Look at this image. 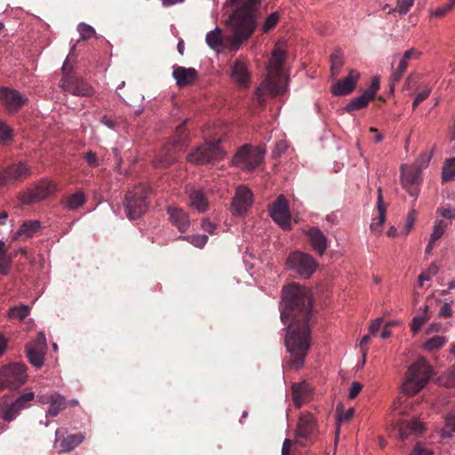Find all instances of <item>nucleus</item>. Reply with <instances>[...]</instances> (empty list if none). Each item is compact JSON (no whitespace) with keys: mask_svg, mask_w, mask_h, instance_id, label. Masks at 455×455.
I'll return each mask as SVG.
<instances>
[{"mask_svg":"<svg viewBox=\"0 0 455 455\" xmlns=\"http://www.w3.org/2000/svg\"><path fill=\"white\" fill-rule=\"evenodd\" d=\"M263 0H228L235 10L226 23L233 31L230 50L237 51L254 33L258 14Z\"/></svg>","mask_w":455,"mask_h":455,"instance_id":"f257e3e1","label":"nucleus"},{"mask_svg":"<svg viewBox=\"0 0 455 455\" xmlns=\"http://www.w3.org/2000/svg\"><path fill=\"white\" fill-rule=\"evenodd\" d=\"M281 321H309L312 315V296L303 285L291 283L282 290Z\"/></svg>","mask_w":455,"mask_h":455,"instance_id":"f03ea898","label":"nucleus"},{"mask_svg":"<svg viewBox=\"0 0 455 455\" xmlns=\"http://www.w3.org/2000/svg\"><path fill=\"white\" fill-rule=\"evenodd\" d=\"M309 321H289L284 345L290 355L289 367L299 370L305 364V358L311 346Z\"/></svg>","mask_w":455,"mask_h":455,"instance_id":"7ed1b4c3","label":"nucleus"},{"mask_svg":"<svg viewBox=\"0 0 455 455\" xmlns=\"http://www.w3.org/2000/svg\"><path fill=\"white\" fill-rule=\"evenodd\" d=\"M285 58L284 51L281 49H275L274 51L267 66V77L257 89V94L259 96L265 94L276 96L285 91L283 85L284 79L282 77L283 65Z\"/></svg>","mask_w":455,"mask_h":455,"instance_id":"20e7f679","label":"nucleus"},{"mask_svg":"<svg viewBox=\"0 0 455 455\" xmlns=\"http://www.w3.org/2000/svg\"><path fill=\"white\" fill-rule=\"evenodd\" d=\"M431 367L424 358H419L408 369L403 383V392L409 395L419 393L428 382Z\"/></svg>","mask_w":455,"mask_h":455,"instance_id":"39448f33","label":"nucleus"},{"mask_svg":"<svg viewBox=\"0 0 455 455\" xmlns=\"http://www.w3.org/2000/svg\"><path fill=\"white\" fill-rule=\"evenodd\" d=\"M148 192L149 188L146 185L137 186L128 191L125 197V209L129 219H139L147 211L146 196Z\"/></svg>","mask_w":455,"mask_h":455,"instance_id":"423d86ee","label":"nucleus"},{"mask_svg":"<svg viewBox=\"0 0 455 455\" xmlns=\"http://www.w3.org/2000/svg\"><path fill=\"white\" fill-rule=\"evenodd\" d=\"M220 142L219 140L196 148L188 156V161L195 164H204L221 160L226 151L220 147Z\"/></svg>","mask_w":455,"mask_h":455,"instance_id":"0eeeda50","label":"nucleus"},{"mask_svg":"<svg viewBox=\"0 0 455 455\" xmlns=\"http://www.w3.org/2000/svg\"><path fill=\"white\" fill-rule=\"evenodd\" d=\"M286 266L305 278L311 276L318 267L317 262L310 254L299 251L290 253L286 259Z\"/></svg>","mask_w":455,"mask_h":455,"instance_id":"6e6552de","label":"nucleus"},{"mask_svg":"<svg viewBox=\"0 0 455 455\" xmlns=\"http://www.w3.org/2000/svg\"><path fill=\"white\" fill-rule=\"evenodd\" d=\"M265 150L245 145L239 149L233 158V164L244 171L255 169L263 161Z\"/></svg>","mask_w":455,"mask_h":455,"instance_id":"1a4fd4ad","label":"nucleus"},{"mask_svg":"<svg viewBox=\"0 0 455 455\" xmlns=\"http://www.w3.org/2000/svg\"><path fill=\"white\" fill-rule=\"evenodd\" d=\"M318 427L316 419L310 412H302L295 429V443L304 445L303 441H311L316 436Z\"/></svg>","mask_w":455,"mask_h":455,"instance_id":"9d476101","label":"nucleus"},{"mask_svg":"<svg viewBox=\"0 0 455 455\" xmlns=\"http://www.w3.org/2000/svg\"><path fill=\"white\" fill-rule=\"evenodd\" d=\"M420 56L421 52L413 47L405 51L402 56L394 55L391 64L390 81L393 84L399 82L407 69L409 60H418Z\"/></svg>","mask_w":455,"mask_h":455,"instance_id":"9b49d317","label":"nucleus"},{"mask_svg":"<svg viewBox=\"0 0 455 455\" xmlns=\"http://www.w3.org/2000/svg\"><path fill=\"white\" fill-rule=\"evenodd\" d=\"M272 220L284 230L291 229V212L288 201L283 195L277 196L269 211Z\"/></svg>","mask_w":455,"mask_h":455,"instance_id":"f8f14e48","label":"nucleus"},{"mask_svg":"<svg viewBox=\"0 0 455 455\" xmlns=\"http://www.w3.org/2000/svg\"><path fill=\"white\" fill-rule=\"evenodd\" d=\"M60 87L64 92L80 97H90L94 93L93 87L84 79L68 75L63 76Z\"/></svg>","mask_w":455,"mask_h":455,"instance_id":"ddd939ff","label":"nucleus"},{"mask_svg":"<svg viewBox=\"0 0 455 455\" xmlns=\"http://www.w3.org/2000/svg\"><path fill=\"white\" fill-rule=\"evenodd\" d=\"M0 101L8 112L15 113L28 103V99L17 90L3 87L0 88Z\"/></svg>","mask_w":455,"mask_h":455,"instance_id":"4468645a","label":"nucleus"},{"mask_svg":"<svg viewBox=\"0 0 455 455\" xmlns=\"http://www.w3.org/2000/svg\"><path fill=\"white\" fill-rule=\"evenodd\" d=\"M57 191V185L52 181L43 180L37 183L33 189L22 196L21 201L25 204H32L46 199Z\"/></svg>","mask_w":455,"mask_h":455,"instance_id":"2eb2a0df","label":"nucleus"},{"mask_svg":"<svg viewBox=\"0 0 455 455\" xmlns=\"http://www.w3.org/2000/svg\"><path fill=\"white\" fill-rule=\"evenodd\" d=\"M253 202V194L250 188L245 186H239L232 201V212L234 215H243L251 206Z\"/></svg>","mask_w":455,"mask_h":455,"instance_id":"dca6fc26","label":"nucleus"},{"mask_svg":"<svg viewBox=\"0 0 455 455\" xmlns=\"http://www.w3.org/2000/svg\"><path fill=\"white\" fill-rule=\"evenodd\" d=\"M35 398L34 392H27L20 395L13 403L3 409L4 420L10 422L13 420L20 412L29 406V403Z\"/></svg>","mask_w":455,"mask_h":455,"instance_id":"f3484780","label":"nucleus"},{"mask_svg":"<svg viewBox=\"0 0 455 455\" xmlns=\"http://www.w3.org/2000/svg\"><path fill=\"white\" fill-rule=\"evenodd\" d=\"M402 172V185L407 190V192L417 197L419 195L418 188H412L413 185H419L421 182V172L416 170L411 165L403 164L401 166Z\"/></svg>","mask_w":455,"mask_h":455,"instance_id":"a211bd4d","label":"nucleus"},{"mask_svg":"<svg viewBox=\"0 0 455 455\" xmlns=\"http://www.w3.org/2000/svg\"><path fill=\"white\" fill-rule=\"evenodd\" d=\"M379 88V80L378 77H373L371 81V86L366 89L362 95L353 99L347 106L345 107V110L347 112H351L356 109H361L365 108L369 101L374 98Z\"/></svg>","mask_w":455,"mask_h":455,"instance_id":"6ab92c4d","label":"nucleus"},{"mask_svg":"<svg viewBox=\"0 0 455 455\" xmlns=\"http://www.w3.org/2000/svg\"><path fill=\"white\" fill-rule=\"evenodd\" d=\"M394 428L398 431V437L402 441H404L411 435L418 436L426 430L424 423L418 419L411 421L397 422Z\"/></svg>","mask_w":455,"mask_h":455,"instance_id":"aec40b11","label":"nucleus"},{"mask_svg":"<svg viewBox=\"0 0 455 455\" xmlns=\"http://www.w3.org/2000/svg\"><path fill=\"white\" fill-rule=\"evenodd\" d=\"M198 76V73L194 68H185L178 65L172 67V77L180 88L193 84Z\"/></svg>","mask_w":455,"mask_h":455,"instance_id":"412c9836","label":"nucleus"},{"mask_svg":"<svg viewBox=\"0 0 455 455\" xmlns=\"http://www.w3.org/2000/svg\"><path fill=\"white\" fill-rule=\"evenodd\" d=\"M360 78V74L356 70H350L347 76L338 81L331 88V92L336 96H342L352 92L355 84Z\"/></svg>","mask_w":455,"mask_h":455,"instance_id":"4be33fe9","label":"nucleus"},{"mask_svg":"<svg viewBox=\"0 0 455 455\" xmlns=\"http://www.w3.org/2000/svg\"><path fill=\"white\" fill-rule=\"evenodd\" d=\"M231 78L241 87H247L250 82L248 63L243 59L235 60L230 67Z\"/></svg>","mask_w":455,"mask_h":455,"instance_id":"5701e85b","label":"nucleus"},{"mask_svg":"<svg viewBox=\"0 0 455 455\" xmlns=\"http://www.w3.org/2000/svg\"><path fill=\"white\" fill-rule=\"evenodd\" d=\"M291 395L294 404L299 408L311 400L313 389L306 381L294 383L291 386Z\"/></svg>","mask_w":455,"mask_h":455,"instance_id":"b1692460","label":"nucleus"},{"mask_svg":"<svg viewBox=\"0 0 455 455\" xmlns=\"http://www.w3.org/2000/svg\"><path fill=\"white\" fill-rule=\"evenodd\" d=\"M169 220L171 223L175 226L180 232H185L190 227V220L188 215L180 208L175 206H169L167 208Z\"/></svg>","mask_w":455,"mask_h":455,"instance_id":"393cba45","label":"nucleus"},{"mask_svg":"<svg viewBox=\"0 0 455 455\" xmlns=\"http://www.w3.org/2000/svg\"><path fill=\"white\" fill-rule=\"evenodd\" d=\"M186 194L189 198V206L203 213L209 208L208 200L201 189H196L193 187H188Z\"/></svg>","mask_w":455,"mask_h":455,"instance_id":"a878e982","label":"nucleus"},{"mask_svg":"<svg viewBox=\"0 0 455 455\" xmlns=\"http://www.w3.org/2000/svg\"><path fill=\"white\" fill-rule=\"evenodd\" d=\"M60 430L57 429L55 432L56 441L55 443H60V452H69L77 447L85 439L84 434H70L62 438L59 439L58 435Z\"/></svg>","mask_w":455,"mask_h":455,"instance_id":"bb28decb","label":"nucleus"},{"mask_svg":"<svg viewBox=\"0 0 455 455\" xmlns=\"http://www.w3.org/2000/svg\"><path fill=\"white\" fill-rule=\"evenodd\" d=\"M307 235L309 236L313 249L320 256L323 255L328 247V239L323 233L318 228L313 227L307 231Z\"/></svg>","mask_w":455,"mask_h":455,"instance_id":"cd10ccee","label":"nucleus"},{"mask_svg":"<svg viewBox=\"0 0 455 455\" xmlns=\"http://www.w3.org/2000/svg\"><path fill=\"white\" fill-rule=\"evenodd\" d=\"M26 366L20 363H13L7 370V375L12 379L9 380V387L12 388L19 387L27 379Z\"/></svg>","mask_w":455,"mask_h":455,"instance_id":"c85d7f7f","label":"nucleus"},{"mask_svg":"<svg viewBox=\"0 0 455 455\" xmlns=\"http://www.w3.org/2000/svg\"><path fill=\"white\" fill-rule=\"evenodd\" d=\"M182 144L180 140L174 142L172 147L164 148L154 160V164L156 167L166 168L172 165L177 159L173 148Z\"/></svg>","mask_w":455,"mask_h":455,"instance_id":"c756f323","label":"nucleus"},{"mask_svg":"<svg viewBox=\"0 0 455 455\" xmlns=\"http://www.w3.org/2000/svg\"><path fill=\"white\" fill-rule=\"evenodd\" d=\"M41 228L39 220L24 221L20 228L14 233V240H26L32 237Z\"/></svg>","mask_w":455,"mask_h":455,"instance_id":"7c9ffc66","label":"nucleus"},{"mask_svg":"<svg viewBox=\"0 0 455 455\" xmlns=\"http://www.w3.org/2000/svg\"><path fill=\"white\" fill-rule=\"evenodd\" d=\"M377 212H378V217L375 221H373L371 224V231L375 233H380L382 230V225L385 222L386 220V206L384 204V199H383V194H382V188H378V197H377Z\"/></svg>","mask_w":455,"mask_h":455,"instance_id":"2f4dec72","label":"nucleus"},{"mask_svg":"<svg viewBox=\"0 0 455 455\" xmlns=\"http://www.w3.org/2000/svg\"><path fill=\"white\" fill-rule=\"evenodd\" d=\"M85 194L80 190L72 195L65 196L61 200V205L67 211H76L82 207L85 204Z\"/></svg>","mask_w":455,"mask_h":455,"instance_id":"473e14b6","label":"nucleus"},{"mask_svg":"<svg viewBox=\"0 0 455 455\" xmlns=\"http://www.w3.org/2000/svg\"><path fill=\"white\" fill-rule=\"evenodd\" d=\"M50 404L46 411V417H56L63 409L68 406L67 399L60 393H54L50 395Z\"/></svg>","mask_w":455,"mask_h":455,"instance_id":"72a5a7b5","label":"nucleus"},{"mask_svg":"<svg viewBox=\"0 0 455 455\" xmlns=\"http://www.w3.org/2000/svg\"><path fill=\"white\" fill-rule=\"evenodd\" d=\"M27 357L29 363L36 367L40 368L44 363V355L46 354V349H43L41 347H36L32 344H28L26 347Z\"/></svg>","mask_w":455,"mask_h":455,"instance_id":"f704fd0d","label":"nucleus"},{"mask_svg":"<svg viewBox=\"0 0 455 455\" xmlns=\"http://www.w3.org/2000/svg\"><path fill=\"white\" fill-rule=\"evenodd\" d=\"M205 42L211 49L216 52H220L224 42L221 29L216 27L214 29L209 31L205 36Z\"/></svg>","mask_w":455,"mask_h":455,"instance_id":"c9c22d12","label":"nucleus"},{"mask_svg":"<svg viewBox=\"0 0 455 455\" xmlns=\"http://www.w3.org/2000/svg\"><path fill=\"white\" fill-rule=\"evenodd\" d=\"M12 256L8 253V247L4 241L0 240V274L7 275L11 272Z\"/></svg>","mask_w":455,"mask_h":455,"instance_id":"e433bc0d","label":"nucleus"},{"mask_svg":"<svg viewBox=\"0 0 455 455\" xmlns=\"http://www.w3.org/2000/svg\"><path fill=\"white\" fill-rule=\"evenodd\" d=\"M355 413L354 408L344 410L341 403L338 404L336 409L337 428L335 433V443H337L339 435V424L349 421Z\"/></svg>","mask_w":455,"mask_h":455,"instance_id":"4c0bfd02","label":"nucleus"},{"mask_svg":"<svg viewBox=\"0 0 455 455\" xmlns=\"http://www.w3.org/2000/svg\"><path fill=\"white\" fill-rule=\"evenodd\" d=\"M8 172H10L12 183L24 180L30 175L28 167L23 163H19L9 166Z\"/></svg>","mask_w":455,"mask_h":455,"instance_id":"58836bf2","label":"nucleus"},{"mask_svg":"<svg viewBox=\"0 0 455 455\" xmlns=\"http://www.w3.org/2000/svg\"><path fill=\"white\" fill-rule=\"evenodd\" d=\"M331 74L332 77H336L344 66V57L340 49H336L330 56Z\"/></svg>","mask_w":455,"mask_h":455,"instance_id":"ea45409f","label":"nucleus"},{"mask_svg":"<svg viewBox=\"0 0 455 455\" xmlns=\"http://www.w3.org/2000/svg\"><path fill=\"white\" fill-rule=\"evenodd\" d=\"M455 179V157L446 159L442 169L443 182H449Z\"/></svg>","mask_w":455,"mask_h":455,"instance_id":"a19ab883","label":"nucleus"},{"mask_svg":"<svg viewBox=\"0 0 455 455\" xmlns=\"http://www.w3.org/2000/svg\"><path fill=\"white\" fill-rule=\"evenodd\" d=\"M29 307L22 304L11 307L7 315L11 319H18L20 321H23L29 315Z\"/></svg>","mask_w":455,"mask_h":455,"instance_id":"79ce46f5","label":"nucleus"},{"mask_svg":"<svg viewBox=\"0 0 455 455\" xmlns=\"http://www.w3.org/2000/svg\"><path fill=\"white\" fill-rule=\"evenodd\" d=\"M433 155V151H431L430 153L420 154L415 160V162L411 164V166L418 170L419 172H421L422 170L426 169L429 165Z\"/></svg>","mask_w":455,"mask_h":455,"instance_id":"37998d69","label":"nucleus"},{"mask_svg":"<svg viewBox=\"0 0 455 455\" xmlns=\"http://www.w3.org/2000/svg\"><path fill=\"white\" fill-rule=\"evenodd\" d=\"M77 31L80 35L78 41H84L91 39L96 36L95 29L86 23L81 22L77 25Z\"/></svg>","mask_w":455,"mask_h":455,"instance_id":"c03bdc74","label":"nucleus"},{"mask_svg":"<svg viewBox=\"0 0 455 455\" xmlns=\"http://www.w3.org/2000/svg\"><path fill=\"white\" fill-rule=\"evenodd\" d=\"M280 20V15L277 12H274L266 17L262 23L261 30L263 33H267L273 29Z\"/></svg>","mask_w":455,"mask_h":455,"instance_id":"a18cd8bd","label":"nucleus"},{"mask_svg":"<svg viewBox=\"0 0 455 455\" xmlns=\"http://www.w3.org/2000/svg\"><path fill=\"white\" fill-rule=\"evenodd\" d=\"M180 238L188 242L197 248H203L208 241V236L206 235H191L180 236Z\"/></svg>","mask_w":455,"mask_h":455,"instance_id":"49530a36","label":"nucleus"},{"mask_svg":"<svg viewBox=\"0 0 455 455\" xmlns=\"http://www.w3.org/2000/svg\"><path fill=\"white\" fill-rule=\"evenodd\" d=\"M454 5L455 0H450L449 3L443 4V6L432 10L430 12V16L432 18L441 19L443 16H445L449 12H451Z\"/></svg>","mask_w":455,"mask_h":455,"instance_id":"de8ad7c7","label":"nucleus"},{"mask_svg":"<svg viewBox=\"0 0 455 455\" xmlns=\"http://www.w3.org/2000/svg\"><path fill=\"white\" fill-rule=\"evenodd\" d=\"M13 131L4 121L0 120V143L12 140Z\"/></svg>","mask_w":455,"mask_h":455,"instance_id":"09e8293b","label":"nucleus"},{"mask_svg":"<svg viewBox=\"0 0 455 455\" xmlns=\"http://www.w3.org/2000/svg\"><path fill=\"white\" fill-rule=\"evenodd\" d=\"M444 343H445L444 337L435 336L424 344V347L427 351H434V350L441 348L444 345Z\"/></svg>","mask_w":455,"mask_h":455,"instance_id":"8fccbe9b","label":"nucleus"},{"mask_svg":"<svg viewBox=\"0 0 455 455\" xmlns=\"http://www.w3.org/2000/svg\"><path fill=\"white\" fill-rule=\"evenodd\" d=\"M413 4L414 0H397L396 8L391 9L389 12L393 13L396 11L400 15H405L408 13Z\"/></svg>","mask_w":455,"mask_h":455,"instance_id":"3c124183","label":"nucleus"},{"mask_svg":"<svg viewBox=\"0 0 455 455\" xmlns=\"http://www.w3.org/2000/svg\"><path fill=\"white\" fill-rule=\"evenodd\" d=\"M447 225L443 220H436L433 228V231L430 235V239L433 241H437L440 239L445 232Z\"/></svg>","mask_w":455,"mask_h":455,"instance_id":"603ef678","label":"nucleus"},{"mask_svg":"<svg viewBox=\"0 0 455 455\" xmlns=\"http://www.w3.org/2000/svg\"><path fill=\"white\" fill-rule=\"evenodd\" d=\"M455 432V416L450 415L446 418L445 427L441 431V435L444 438L451 437Z\"/></svg>","mask_w":455,"mask_h":455,"instance_id":"864d4df0","label":"nucleus"},{"mask_svg":"<svg viewBox=\"0 0 455 455\" xmlns=\"http://www.w3.org/2000/svg\"><path fill=\"white\" fill-rule=\"evenodd\" d=\"M428 318H429L428 315H422L413 317L411 323V331L413 332H418Z\"/></svg>","mask_w":455,"mask_h":455,"instance_id":"5fc2aeb1","label":"nucleus"},{"mask_svg":"<svg viewBox=\"0 0 455 455\" xmlns=\"http://www.w3.org/2000/svg\"><path fill=\"white\" fill-rule=\"evenodd\" d=\"M411 455H433V451L423 446L421 443H417L411 451Z\"/></svg>","mask_w":455,"mask_h":455,"instance_id":"6e6d98bb","label":"nucleus"},{"mask_svg":"<svg viewBox=\"0 0 455 455\" xmlns=\"http://www.w3.org/2000/svg\"><path fill=\"white\" fill-rule=\"evenodd\" d=\"M362 389H363V385L360 382H357V381L352 382L350 389H349V393H348V397L350 399H355L358 395V394L362 391Z\"/></svg>","mask_w":455,"mask_h":455,"instance_id":"4d7b16f0","label":"nucleus"},{"mask_svg":"<svg viewBox=\"0 0 455 455\" xmlns=\"http://www.w3.org/2000/svg\"><path fill=\"white\" fill-rule=\"evenodd\" d=\"M430 94V90H424L420 92H419L415 99H414V101H413V104H412V107L413 108H416L417 106L421 103L422 101H424L426 99H427V97L429 96Z\"/></svg>","mask_w":455,"mask_h":455,"instance_id":"13d9d810","label":"nucleus"},{"mask_svg":"<svg viewBox=\"0 0 455 455\" xmlns=\"http://www.w3.org/2000/svg\"><path fill=\"white\" fill-rule=\"evenodd\" d=\"M12 183L8 168L0 171V186H6Z\"/></svg>","mask_w":455,"mask_h":455,"instance_id":"bf43d9fd","label":"nucleus"},{"mask_svg":"<svg viewBox=\"0 0 455 455\" xmlns=\"http://www.w3.org/2000/svg\"><path fill=\"white\" fill-rule=\"evenodd\" d=\"M84 158L91 167H97L99 165L96 155L92 151H87L84 155Z\"/></svg>","mask_w":455,"mask_h":455,"instance_id":"052dcab7","label":"nucleus"},{"mask_svg":"<svg viewBox=\"0 0 455 455\" xmlns=\"http://www.w3.org/2000/svg\"><path fill=\"white\" fill-rule=\"evenodd\" d=\"M31 344L36 347H38L47 350L46 338H45L44 334H43L42 332H39L37 334L36 340Z\"/></svg>","mask_w":455,"mask_h":455,"instance_id":"680f3d73","label":"nucleus"},{"mask_svg":"<svg viewBox=\"0 0 455 455\" xmlns=\"http://www.w3.org/2000/svg\"><path fill=\"white\" fill-rule=\"evenodd\" d=\"M416 219L415 211H411L407 215V220L405 222L406 235L411 230Z\"/></svg>","mask_w":455,"mask_h":455,"instance_id":"e2e57ef3","label":"nucleus"},{"mask_svg":"<svg viewBox=\"0 0 455 455\" xmlns=\"http://www.w3.org/2000/svg\"><path fill=\"white\" fill-rule=\"evenodd\" d=\"M382 318H377L375 319L369 327V332L370 335H374L376 332L379 330L381 324H382Z\"/></svg>","mask_w":455,"mask_h":455,"instance_id":"0e129e2a","label":"nucleus"},{"mask_svg":"<svg viewBox=\"0 0 455 455\" xmlns=\"http://www.w3.org/2000/svg\"><path fill=\"white\" fill-rule=\"evenodd\" d=\"M292 446V441L285 438L283 442L281 455H291V448Z\"/></svg>","mask_w":455,"mask_h":455,"instance_id":"69168bd1","label":"nucleus"},{"mask_svg":"<svg viewBox=\"0 0 455 455\" xmlns=\"http://www.w3.org/2000/svg\"><path fill=\"white\" fill-rule=\"evenodd\" d=\"M201 226L204 231L210 234H212L216 228V225L206 219L202 220Z\"/></svg>","mask_w":455,"mask_h":455,"instance_id":"338daca9","label":"nucleus"},{"mask_svg":"<svg viewBox=\"0 0 455 455\" xmlns=\"http://www.w3.org/2000/svg\"><path fill=\"white\" fill-rule=\"evenodd\" d=\"M438 212L446 219H455V209L451 210L450 208H441L438 209Z\"/></svg>","mask_w":455,"mask_h":455,"instance_id":"774afa93","label":"nucleus"}]
</instances>
